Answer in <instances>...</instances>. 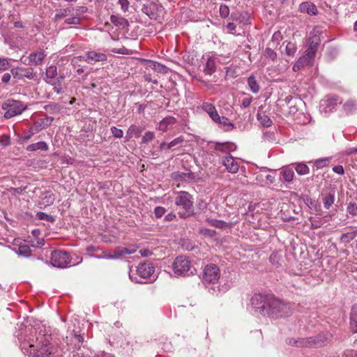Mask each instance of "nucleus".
<instances>
[{"label":"nucleus","mask_w":357,"mask_h":357,"mask_svg":"<svg viewBox=\"0 0 357 357\" xmlns=\"http://www.w3.org/2000/svg\"><path fill=\"white\" fill-rule=\"evenodd\" d=\"M250 304L253 313L272 319L287 317L293 312L290 303H285L271 294H255L250 299Z\"/></svg>","instance_id":"1"},{"label":"nucleus","mask_w":357,"mask_h":357,"mask_svg":"<svg viewBox=\"0 0 357 357\" xmlns=\"http://www.w3.org/2000/svg\"><path fill=\"white\" fill-rule=\"evenodd\" d=\"M51 335L42 333V331L35 338L25 340L21 343L23 353L29 357H49L54 353V349L50 345Z\"/></svg>","instance_id":"2"},{"label":"nucleus","mask_w":357,"mask_h":357,"mask_svg":"<svg viewBox=\"0 0 357 357\" xmlns=\"http://www.w3.org/2000/svg\"><path fill=\"white\" fill-rule=\"evenodd\" d=\"M327 338L323 334L306 338L289 339L288 344L297 347H320L323 346Z\"/></svg>","instance_id":"3"},{"label":"nucleus","mask_w":357,"mask_h":357,"mask_svg":"<svg viewBox=\"0 0 357 357\" xmlns=\"http://www.w3.org/2000/svg\"><path fill=\"white\" fill-rule=\"evenodd\" d=\"M27 106L20 100L8 99L1 105V109L5 111L3 116L8 119L21 114Z\"/></svg>","instance_id":"4"},{"label":"nucleus","mask_w":357,"mask_h":357,"mask_svg":"<svg viewBox=\"0 0 357 357\" xmlns=\"http://www.w3.org/2000/svg\"><path fill=\"white\" fill-rule=\"evenodd\" d=\"M175 204L178 206H181L184 209L183 212H178V215L181 218H188L192 215L193 202L192 196L187 192L182 191L178 193L175 199Z\"/></svg>","instance_id":"5"},{"label":"nucleus","mask_w":357,"mask_h":357,"mask_svg":"<svg viewBox=\"0 0 357 357\" xmlns=\"http://www.w3.org/2000/svg\"><path fill=\"white\" fill-rule=\"evenodd\" d=\"M174 274L178 276H189L193 274L194 268L190 261L183 256L177 257L172 264Z\"/></svg>","instance_id":"6"},{"label":"nucleus","mask_w":357,"mask_h":357,"mask_svg":"<svg viewBox=\"0 0 357 357\" xmlns=\"http://www.w3.org/2000/svg\"><path fill=\"white\" fill-rule=\"evenodd\" d=\"M220 277V271L218 266L214 264L206 265L202 274V280L204 284H215Z\"/></svg>","instance_id":"7"},{"label":"nucleus","mask_w":357,"mask_h":357,"mask_svg":"<svg viewBox=\"0 0 357 357\" xmlns=\"http://www.w3.org/2000/svg\"><path fill=\"white\" fill-rule=\"evenodd\" d=\"M50 262L54 267L66 268L70 263L69 255L66 251H53L51 253Z\"/></svg>","instance_id":"8"},{"label":"nucleus","mask_w":357,"mask_h":357,"mask_svg":"<svg viewBox=\"0 0 357 357\" xmlns=\"http://www.w3.org/2000/svg\"><path fill=\"white\" fill-rule=\"evenodd\" d=\"M46 56L44 50H40L31 52L28 57L22 56L21 61L26 65L38 66L43 64Z\"/></svg>","instance_id":"9"},{"label":"nucleus","mask_w":357,"mask_h":357,"mask_svg":"<svg viewBox=\"0 0 357 357\" xmlns=\"http://www.w3.org/2000/svg\"><path fill=\"white\" fill-rule=\"evenodd\" d=\"M155 268L153 264L149 261H145L138 265L137 267V275L144 279L149 278L154 273Z\"/></svg>","instance_id":"10"},{"label":"nucleus","mask_w":357,"mask_h":357,"mask_svg":"<svg viewBox=\"0 0 357 357\" xmlns=\"http://www.w3.org/2000/svg\"><path fill=\"white\" fill-rule=\"evenodd\" d=\"M341 100L337 96H328L321 102V107H324L325 112H332L338 104L341 103Z\"/></svg>","instance_id":"11"},{"label":"nucleus","mask_w":357,"mask_h":357,"mask_svg":"<svg viewBox=\"0 0 357 357\" xmlns=\"http://www.w3.org/2000/svg\"><path fill=\"white\" fill-rule=\"evenodd\" d=\"M159 8L160 6L158 4L153 2H147L143 5L142 11L149 16L150 19L155 20L158 15Z\"/></svg>","instance_id":"12"},{"label":"nucleus","mask_w":357,"mask_h":357,"mask_svg":"<svg viewBox=\"0 0 357 357\" xmlns=\"http://www.w3.org/2000/svg\"><path fill=\"white\" fill-rule=\"evenodd\" d=\"M54 121V117L47 116L36 121L31 128L32 130L38 132L39 131L50 127Z\"/></svg>","instance_id":"13"},{"label":"nucleus","mask_w":357,"mask_h":357,"mask_svg":"<svg viewBox=\"0 0 357 357\" xmlns=\"http://www.w3.org/2000/svg\"><path fill=\"white\" fill-rule=\"evenodd\" d=\"M222 163L229 173L235 174L238 171L239 166L237 162L230 155L224 157Z\"/></svg>","instance_id":"14"},{"label":"nucleus","mask_w":357,"mask_h":357,"mask_svg":"<svg viewBox=\"0 0 357 357\" xmlns=\"http://www.w3.org/2000/svg\"><path fill=\"white\" fill-rule=\"evenodd\" d=\"M106 54L97 52L96 51H89L86 53V58L84 59L85 61L90 63V61L99 62L107 60Z\"/></svg>","instance_id":"15"},{"label":"nucleus","mask_w":357,"mask_h":357,"mask_svg":"<svg viewBox=\"0 0 357 357\" xmlns=\"http://www.w3.org/2000/svg\"><path fill=\"white\" fill-rule=\"evenodd\" d=\"M299 10L302 13H306L312 15H315L318 13L316 6L310 1L301 3L299 6Z\"/></svg>","instance_id":"16"},{"label":"nucleus","mask_w":357,"mask_h":357,"mask_svg":"<svg viewBox=\"0 0 357 357\" xmlns=\"http://www.w3.org/2000/svg\"><path fill=\"white\" fill-rule=\"evenodd\" d=\"M110 21L119 29H127L129 26L128 21L126 18L119 15H112L110 16Z\"/></svg>","instance_id":"17"},{"label":"nucleus","mask_w":357,"mask_h":357,"mask_svg":"<svg viewBox=\"0 0 357 357\" xmlns=\"http://www.w3.org/2000/svg\"><path fill=\"white\" fill-rule=\"evenodd\" d=\"M203 109L209 115L213 121L219 119V114L213 105L208 102H204L202 106Z\"/></svg>","instance_id":"18"},{"label":"nucleus","mask_w":357,"mask_h":357,"mask_svg":"<svg viewBox=\"0 0 357 357\" xmlns=\"http://www.w3.org/2000/svg\"><path fill=\"white\" fill-rule=\"evenodd\" d=\"M40 204L43 205L45 206L52 205L54 202V195L49 192L46 191L43 192L40 197Z\"/></svg>","instance_id":"19"},{"label":"nucleus","mask_w":357,"mask_h":357,"mask_svg":"<svg viewBox=\"0 0 357 357\" xmlns=\"http://www.w3.org/2000/svg\"><path fill=\"white\" fill-rule=\"evenodd\" d=\"M280 174L282 176V179L285 182L290 183L294 179V172L293 169L289 166L282 168Z\"/></svg>","instance_id":"20"},{"label":"nucleus","mask_w":357,"mask_h":357,"mask_svg":"<svg viewBox=\"0 0 357 357\" xmlns=\"http://www.w3.org/2000/svg\"><path fill=\"white\" fill-rule=\"evenodd\" d=\"M350 325L353 333H357V305H354L350 314Z\"/></svg>","instance_id":"21"},{"label":"nucleus","mask_w":357,"mask_h":357,"mask_svg":"<svg viewBox=\"0 0 357 357\" xmlns=\"http://www.w3.org/2000/svg\"><path fill=\"white\" fill-rule=\"evenodd\" d=\"M73 13V9L71 7H68L64 9H59L56 10L54 18L56 20L67 18L70 17Z\"/></svg>","instance_id":"22"},{"label":"nucleus","mask_w":357,"mask_h":357,"mask_svg":"<svg viewBox=\"0 0 357 357\" xmlns=\"http://www.w3.org/2000/svg\"><path fill=\"white\" fill-rule=\"evenodd\" d=\"M343 109L347 114L355 112L357 110V100H349L343 105Z\"/></svg>","instance_id":"23"},{"label":"nucleus","mask_w":357,"mask_h":357,"mask_svg":"<svg viewBox=\"0 0 357 357\" xmlns=\"http://www.w3.org/2000/svg\"><path fill=\"white\" fill-rule=\"evenodd\" d=\"M149 66L151 69L154 70L157 73L165 74L168 71L167 67H166L165 65H162L155 61H149Z\"/></svg>","instance_id":"24"},{"label":"nucleus","mask_w":357,"mask_h":357,"mask_svg":"<svg viewBox=\"0 0 357 357\" xmlns=\"http://www.w3.org/2000/svg\"><path fill=\"white\" fill-rule=\"evenodd\" d=\"M26 150L29 151H35L36 150L47 151L48 145L45 142H39L37 143L29 144Z\"/></svg>","instance_id":"25"},{"label":"nucleus","mask_w":357,"mask_h":357,"mask_svg":"<svg viewBox=\"0 0 357 357\" xmlns=\"http://www.w3.org/2000/svg\"><path fill=\"white\" fill-rule=\"evenodd\" d=\"M56 75H57L56 66H53V65L50 66L46 70L45 81V82H46V80L55 81L54 78L56 77Z\"/></svg>","instance_id":"26"},{"label":"nucleus","mask_w":357,"mask_h":357,"mask_svg":"<svg viewBox=\"0 0 357 357\" xmlns=\"http://www.w3.org/2000/svg\"><path fill=\"white\" fill-rule=\"evenodd\" d=\"M215 70L216 67L214 59L208 58L204 68V73L211 75L215 71Z\"/></svg>","instance_id":"27"},{"label":"nucleus","mask_w":357,"mask_h":357,"mask_svg":"<svg viewBox=\"0 0 357 357\" xmlns=\"http://www.w3.org/2000/svg\"><path fill=\"white\" fill-rule=\"evenodd\" d=\"M257 119L261 126L264 127H270L272 125V121L269 116L264 114L258 113Z\"/></svg>","instance_id":"28"},{"label":"nucleus","mask_w":357,"mask_h":357,"mask_svg":"<svg viewBox=\"0 0 357 357\" xmlns=\"http://www.w3.org/2000/svg\"><path fill=\"white\" fill-rule=\"evenodd\" d=\"M248 84L250 87V91L254 93H257L259 91V86L254 76H250L248 79Z\"/></svg>","instance_id":"29"},{"label":"nucleus","mask_w":357,"mask_h":357,"mask_svg":"<svg viewBox=\"0 0 357 357\" xmlns=\"http://www.w3.org/2000/svg\"><path fill=\"white\" fill-rule=\"evenodd\" d=\"M294 169L299 175H305L309 173V167L304 163L300 162L292 165Z\"/></svg>","instance_id":"30"},{"label":"nucleus","mask_w":357,"mask_h":357,"mask_svg":"<svg viewBox=\"0 0 357 357\" xmlns=\"http://www.w3.org/2000/svg\"><path fill=\"white\" fill-rule=\"evenodd\" d=\"M231 18L234 20H239L241 22H243L244 24H248L249 22V15L246 12H243L239 13L237 16V14L232 13Z\"/></svg>","instance_id":"31"},{"label":"nucleus","mask_w":357,"mask_h":357,"mask_svg":"<svg viewBox=\"0 0 357 357\" xmlns=\"http://www.w3.org/2000/svg\"><path fill=\"white\" fill-rule=\"evenodd\" d=\"M310 65L307 61L306 59L301 56L297 61L294 64L292 67V70L294 72L298 71L301 68H303L305 66Z\"/></svg>","instance_id":"32"},{"label":"nucleus","mask_w":357,"mask_h":357,"mask_svg":"<svg viewBox=\"0 0 357 357\" xmlns=\"http://www.w3.org/2000/svg\"><path fill=\"white\" fill-rule=\"evenodd\" d=\"M17 253L22 257H28L31 256V250L27 245H21L18 248Z\"/></svg>","instance_id":"33"},{"label":"nucleus","mask_w":357,"mask_h":357,"mask_svg":"<svg viewBox=\"0 0 357 357\" xmlns=\"http://www.w3.org/2000/svg\"><path fill=\"white\" fill-rule=\"evenodd\" d=\"M321 40L319 37L314 34L311 36L309 39V47L308 48H313L314 50L317 51L318 46L320 44Z\"/></svg>","instance_id":"34"},{"label":"nucleus","mask_w":357,"mask_h":357,"mask_svg":"<svg viewBox=\"0 0 357 357\" xmlns=\"http://www.w3.org/2000/svg\"><path fill=\"white\" fill-rule=\"evenodd\" d=\"M329 158H319L314 161V166L316 168V169H319L323 167H325L328 165L329 164Z\"/></svg>","instance_id":"35"},{"label":"nucleus","mask_w":357,"mask_h":357,"mask_svg":"<svg viewBox=\"0 0 357 357\" xmlns=\"http://www.w3.org/2000/svg\"><path fill=\"white\" fill-rule=\"evenodd\" d=\"M208 222L213 227L217 228H226L229 227V225L222 220H216V219H211L208 220Z\"/></svg>","instance_id":"36"},{"label":"nucleus","mask_w":357,"mask_h":357,"mask_svg":"<svg viewBox=\"0 0 357 357\" xmlns=\"http://www.w3.org/2000/svg\"><path fill=\"white\" fill-rule=\"evenodd\" d=\"M46 82L49 84H51L54 86L53 90L54 92H56L58 94H61L63 93V89L61 87V80L58 79L56 81H48L46 80Z\"/></svg>","instance_id":"37"},{"label":"nucleus","mask_w":357,"mask_h":357,"mask_svg":"<svg viewBox=\"0 0 357 357\" xmlns=\"http://www.w3.org/2000/svg\"><path fill=\"white\" fill-rule=\"evenodd\" d=\"M335 195L329 194L323 199L324 206L326 209H328L334 203Z\"/></svg>","instance_id":"38"},{"label":"nucleus","mask_w":357,"mask_h":357,"mask_svg":"<svg viewBox=\"0 0 357 357\" xmlns=\"http://www.w3.org/2000/svg\"><path fill=\"white\" fill-rule=\"evenodd\" d=\"M64 22L66 24L77 25L80 24V17L75 14H72L70 17L65 19Z\"/></svg>","instance_id":"39"},{"label":"nucleus","mask_w":357,"mask_h":357,"mask_svg":"<svg viewBox=\"0 0 357 357\" xmlns=\"http://www.w3.org/2000/svg\"><path fill=\"white\" fill-rule=\"evenodd\" d=\"M316 50H314L313 48H307V50L305 52V54L302 56L303 58L306 59V61L311 64L312 61H313Z\"/></svg>","instance_id":"40"},{"label":"nucleus","mask_w":357,"mask_h":357,"mask_svg":"<svg viewBox=\"0 0 357 357\" xmlns=\"http://www.w3.org/2000/svg\"><path fill=\"white\" fill-rule=\"evenodd\" d=\"M356 234L357 231L342 234L340 240L342 242L349 243L355 238Z\"/></svg>","instance_id":"41"},{"label":"nucleus","mask_w":357,"mask_h":357,"mask_svg":"<svg viewBox=\"0 0 357 357\" xmlns=\"http://www.w3.org/2000/svg\"><path fill=\"white\" fill-rule=\"evenodd\" d=\"M44 109L50 114H56L60 111V106L58 104H49L44 107Z\"/></svg>","instance_id":"42"},{"label":"nucleus","mask_w":357,"mask_h":357,"mask_svg":"<svg viewBox=\"0 0 357 357\" xmlns=\"http://www.w3.org/2000/svg\"><path fill=\"white\" fill-rule=\"evenodd\" d=\"M141 132L142 129L140 127L137 126L135 125H131L129 127L127 133L130 137H132L133 135H135L136 137H138L139 136Z\"/></svg>","instance_id":"43"},{"label":"nucleus","mask_w":357,"mask_h":357,"mask_svg":"<svg viewBox=\"0 0 357 357\" xmlns=\"http://www.w3.org/2000/svg\"><path fill=\"white\" fill-rule=\"evenodd\" d=\"M231 144L229 143L217 142L215 145V149L221 152H227L230 150Z\"/></svg>","instance_id":"44"},{"label":"nucleus","mask_w":357,"mask_h":357,"mask_svg":"<svg viewBox=\"0 0 357 357\" xmlns=\"http://www.w3.org/2000/svg\"><path fill=\"white\" fill-rule=\"evenodd\" d=\"M18 69L22 72L23 77H26L29 79H33L34 76L36 75V74L33 73L32 68H20Z\"/></svg>","instance_id":"45"},{"label":"nucleus","mask_w":357,"mask_h":357,"mask_svg":"<svg viewBox=\"0 0 357 357\" xmlns=\"http://www.w3.org/2000/svg\"><path fill=\"white\" fill-rule=\"evenodd\" d=\"M36 218L40 220H47L48 222H54V218L52 215H48L43 212H38L36 213Z\"/></svg>","instance_id":"46"},{"label":"nucleus","mask_w":357,"mask_h":357,"mask_svg":"<svg viewBox=\"0 0 357 357\" xmlns=\"http://www.w3.org/2000/svg\"><path fill=\"white\" fill-rule=\"evenodd\" d=\"M199 233L204 236H207V237H210V238L215 237V236L216 234V232L215 230L204 228V227H202L199 229Z\"/></svg>","instance_id":"47"},{"label":"nucleus","mask_w":357,"mask_h":357,"mask_svg":"<svg viewBox=\"0 0 357 357\" xmlns=\"http://www.w3.org/2000/svg\"><path fill=\"white\" fill-rule=\"evenodd\" d=\"M184 142L182 136L178 137L169 143L171 149H175L176 146H181Z\"/></svg>","instance_id":"48"},{"label":"nucleus","mask_w":357,"mask_h":357,"mask_svg":"<svg viewBox=\"0 0 357 357\" xmlns=\"http://www.w3.org/2000/svg\"><path fill=\"white\" fill-rule=\"evenodd\" d=\"M125 250L126 248H117L113 251V257L115 259H120L126 255Z\"/></svg>","instance_id":"49"},{"label":"nucleus","mask_w":357,"mask_h":357,"mask_svg":"<svg viewBox=\"0 0 357 357\" xmlns=\"http://www.w3.org/2000/svg\"><path fill=\"white\" fill-rule=\"evenodd\" d=\"M219 13H220V15L222 17L226 18L229 15V7L227 5L221 4L220 6Z\"/></svg>","instance_id":"50"},{"label":"nucleus","mask_w":357,"mask_h":357,"mask_svg":"<svg viewBox=\"0 0 357 357\" xmlns=\"http://www.w3.org/2000/svg\"><path fill=\"white\" fill-rule=\"evenodd\" d=\"M285 50L287 55L294 56L296 51V47L294 43H288L286 45Z\"/></svg>","instance_id":"51"},{"label":"nucleus","mask_w":357,"mask_h":357,"mask_svg":"<svg viewBox=\"0 0 357 357\" xmlns=\"http://www.w3.org/2000/svg\"><path fill=\"white\" fill-rule=\"evenodd\" d=\"M347 212L351 215H357V205L355 202H350L347 207Z\"/></svg>","instance_id":"52"},{"label":"nucleus","mask_w":357,"mask_h":357,"mask_svg":"<svg viewBox=\"0 0 357 357\" xmlns=\"http://www.w3.org/2000/svg\"><path fill=\"white\" fill-rule=\"evenodd\" d=\"M167 121L169 122H174L175 119L173 117L165 118L162 121H160L159 124V130L162 131H165L167 130V126L166 125Z\"/></svg>","instance_id":"53"},{"label":"nucleus","mask_w":357,"mask_h":357,"mask_svg":"<svg viewBox=\"0 0 357 357\" xmlns=\"http://www.w3.org/2000/svg\"><path fill=\"white\" fill-rule=\"evenodd\" d=\"M73 9V14H75L77 16H80L86 12L87 8L85 6H77V7H71Z\"/></svg>","instance_id":"54"},{"label":"nucleus","mask_w":357,"mask_h":357,"mask_svg":"<svg viewBox=\"0 0 357 357\" xmlns=\"http://www.w3.org/2000/svg\"><path fill=\"white\" fill-rule=\"evenodd\" d=\"M111 132L115 138H121L123 135V132L121 129L117 128L115 126L111 128Z\"/></svg>","instance_id":"55"},{"label":"nucleus","mask_w":357,"mask_h":357,"mask_svg":"<svg viewBox=\"0 0 357 357\" xmlns=\"http://www.w3.org/2000/svg\"><path fill=\"white\" fill-rule=\"evenodd\" d=\"M155 138V134L153 132L148 131L142 137V142L148 143L152 141Z\"/></svg>","instance_id":"56"},{"label":"nucleus","mask_w":357,"mask_h":357,"mask_svg":"<svg viewBox=\"0 0 357 357\" xmlns=\"http://www.w3.org/2000/svg\"><path fill=\"white\" fill-rule=\"evenodd\" d=\"M215 123H218L220 125H223V126H230L231 127H234L233 124L231 123H230L228 120L227 118L225 117V116H219V119H216V121H214Z\"/></svg>","instance_id":"57"},{"label":"nucleus","mask_w":357,"mask_h":357,"mask_svg":"<svg viewBox=\"0 0 357 357\" xmlns=\"http://www.w3.org/2000/svg\"><path fill=\"white\" fill-rule=\"evenodd\" d=\"M265 55L270 58L272 61H274L277 57V54L272 49L267 47L265 50Z\"/></svg>","instance_id":"58"},{"label":"nucleus","mask_w":357,"mask_h":357,"mask_svg":"<svg viewBox=\"0 0 357 357\" xmlns=\"http://www.w3.org/2000/svg\"><path fill=\"white\" fill-rule=\"evenodd\" d=\"M9 62L7 59L0 57V70H6L9 68Z\"/></svg>","instance_id":"59"},{"label":"nucleus","mask_w":357,"mask_h":357,"mask_svg":"<svg viewBox=\"0 0 357 357\" xmlns=\"http://www.w3.org/2000/svg\"><path fill=\"white\" fill-rule=\"evenodd\" d=\"M166 210L164 207L157 206L154 209L155 216L158 218H161L165 213Z\"/></svg>","instance_id":"60"},{"label":"nucleus","mask_w":357,"mask_h":357,"mask_svg":"<svg viewBox=\"0 0 357 357\" xmlns=\"http://www.w3.org/2000/svg\"><path fill=\"white\" fill-rule=\"evenodd\" d=\"M252 101V97H251V96L244 98L242 100L241 107L243 108L248 107L250 106V105L251 104Z\"/></svg>","instance_id":"61"},{"label":"nucleus","mask_w":357,"mask_h":357,"mask_svg":"<svg viewBox=\"0 0 357 357\" xmlns=\"http://www.w3.org/2000/svg\"><path fill=\"white\" fill-rule=\"evenodd\" d=\"M190 177H191L190 174L178 173L176 174V178L181 180V181H185L187 179H189Z\"/></svg>","instance_id":"62"},{"label":"nucleus","mask_w":357,"mask_h":357,"mask_svg":"<svg viewBox=\"0 0 357 357\" xmlns=\"http://www.w3.org/2000/svg\"><path fill=\"white\" fill-rule=\"evenodd\" d=\"M333 171L337 174L342 175L344 174V168L342 165H337L333 167Z\"/></svg>","instance_id":"63"},{"label":"nucleus","mask_w":357,"mask_h":357,"mask_svg":"<svg viewBox=\"0 0 357 357\" xmlns=\"http://www.w3.org/2000/svg\"><path fill=\"white\" fill-rule=\"evenodd\" d=\"M123 10L126 11L128 8L129 1L128 0H119Z\"/></svg>","instance_id":"64"}]
</instances>
